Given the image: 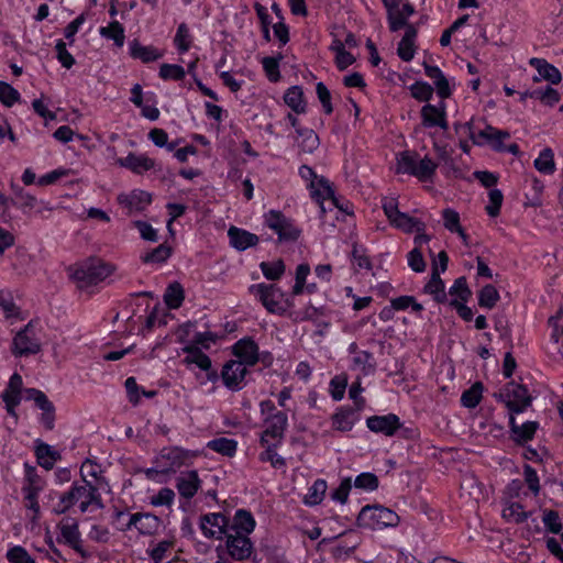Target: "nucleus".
I'll return each mask as SVG.
<instances>
[{
    "label": "nucleus",
    "mask_w": 563,
    "mask_h": 563,
    "mask_svg": "<svg viewBox=\"0 0 563 563\" xmlns=\"http://www.w3.org/2000/svg\"><path fill=\"white\" fill-rule=\"evenodd\" d=\"M76 504H79L81 512L88 511L90 506H95L97 509L103 508L98 487L87 479H84L82 483H74L68 492L62 494L59 501L53 508V512L56 515L65 514Z\"/></svg>",
    "instance_id": "nucleus-1"
},
{
    "label": "nucleus",
    "mask_w": 563,
    "mask_h": 563,
    "mask_svg": "<svg viewBox=\"0 0 563 563\" xmlns=\"http://www.w3.org/2000/svg\"><path fill=\"white\" fill-rule=\"evenodd\" d=\"M115 271V266L99 258L87 261L68 268L70 279L80 290L98 285Z\"/></svg>",
    "instance_id": "nucleus-2"
},
{
    "label": "nucleus",
    "mask_w": 563,
    "mask_h": 563,
    "mask_svg": "<svg viewBox=\"0 0 563 563\" xmlns=\"http://www.w3.org/2000/svg\"><path fill=\"white\" fill-rule=\"evenodd\" d=\"M400 518L394 510L380 505H366L361 509L356 525L363 529L382 530L397 527Z\"/></svg>",
    "instance_id": "nucleus-3"
},
{
    "label": "nucleus",
    "mask_w": 563,
    "mask_h": 563,
    "mask_svg": "<svg viewBox=\"0 0 563 563\" xmlns=\"http://www.w3.org/2000/svg\"><path fill=\"white\" fill-rule=\"evenodd\" d=\"M495 397L506 405L512 416L525 411L532 402L527 387L514 380L507 383Z\"/></svg>",
    "instance_id": "nucleus-4"
},
{
    "label": "nucleus",
    "mask_w": 563,
    "mask_h": 563,
    "mask_svg": "<svg viewBox=\"0 0 563 563\" xmlns=\"http://www.w3.org/2000/svg\"><path fill=\"white\" fill-rule=\"evenodd\" d=\"M264 223L278 235L279 243L295 242L301 234V230L294 220L278 210H269L265 213Z\"/></svg>",
    "instance_id": "nucleus-5"
},
{
    "label": "nucleus",
    "mask_w": 563,
    "mask_h": 563,
    "mask_svg": "<svg viewBox=\"0 0 563 563\" xmlns=\"http://www.w3.org/2000/svg\"><path fill=\"white\" fill-rule=\"evenodd\" d=\"M250 292L256 296L267 311L283 314L287 310L284 292L274 284H257L250 287Z\"/></svg>",
    "instance_id": "nucleus-6"
},
{
    "label": "nucleus",
    "mask_w": 563,
    "mask_h": 563,
    "mask_svg": "<svg viewBox=\"0 0 563 563\" xmlns=\"http://www.w3.org/2000/svg\"><path fill=\"white\" fill-rule=\"evenodd\" d=\"M465 128L467 129L468 135L473 140L474 144H488L493 150L497 152H505L504 140L510 137V133L508 131L498 130L492 125H486L485 129L475 134L472 122H467Z\"/></svg>",
    "instance_id": "nucleus-7"
},
{
    "label": "nucleus",
    "mask_w": 563,
    "mask_h": 563,
    "mask_svg": "<svg viewBox=\"0 0 563 563\" xmlns=\"http://www.w3.org/2000/svg\"><path fill=\"white\" fill-rule=\"evenodd\" d=\"M41 342L34 332L33 321L20 330L12 342V353L15 356H27L41 352Z\"/></svg>",
    "instance_id": "nucleus-8"
},
{
    "label": "nucleus",
    "mask_w": 563,
    "mask_h": 563,
    "mask_svg": "<svg viewBox=\"0 0 563 563\" xmlns=\"http://www.w3.org/2000/svg\"><path fill=\"white\" fill-rule=\"evenodd\" d=\"M246 367L243 362L235 360L227 362L221 372L223 384L231 390L242 389V383L247 373Z\"/></svg>",
    "instance_id": "nucleus-9"
},
{
    "label": "nucleus",
    "mask_w": 563,
    "mask_h": 563,
    "mask_svg": "<svg viewBox=\"0 0 563 563\" xmlns=\"http://www.w3.org/2000/svg\"><path fill=\"white\" fill-rule=\"evenodd\" d=\"M159 525L161 521L155 515L150 512H136L130 515L129 521L122 530L125 531L135 528L141 534L150 536L154 534L158 530Z\"/></svg>",
    "instance_id": "nucleus-10"
},
{
    "label": "nucleus",
    "mask_w": 563,
    "mask_h": 563,
    "mask_svg": "<svg viewBox=\"0 0 563 563\" xmlns=\"http://www.w3.org/2000/svg\"><path fill=\"white\" fill-rule=\"evenodd\" d=\"M227 537V549L231 558L234 560L243 561L251 556L253 551V543L246 536H240L232 532H228Z\"/></svg>",
    "instance_id": "nucleus-11"
},
{
    "label": "nucleus",
    "mask_w": 563,
    "mask_h": 563,
    "mask_svg": "<svg viewBox=\"0 0 563 563\" xmlns=\"http://www.w3.org/2000/svg\"><path fill=\"white\" fill-rule=\"evenodd\" d=\"M366 426L373 432L391 437L401 427V423L397 415L388 413L386 416H372L367 418Z\"/></svg>",
    "instance_id": "nucleus-12"
},
{
    "label": "nucleus",
    "mask_w": 563,
    "mask_h": 563,
    "mask_svg": "<svg viewBox=\"0 0 563 563\" xmlns=\"http://www.w3.org/2000/svg\"><path fill=\"white\" fill-rule=\"evenodd\" d=\"M201 529L207 538H221L229 532V519L222 514H207L201 517Z\"/></svg>",
    "instance_id": "nucleus-13"
},
{
    "label": "nucleus",
    "mask_w": 563,
    "mask_h": 563,
    "mask_svg": "<svg viewBox=\"0 0 563 563\" xmlns=\"http://www.w3.org/2000/svg\"><path fill=\"white\" fill-rule=\"evenodd\" d=\"M266 429L263 431L261 437L262 444H268V438L276 440L278 444L284 437V432L287 427L286 413L278 411L266 419Z\"/></svg>",
    "instance_id": "nucleus-14"
},
{
    "label": "nucleus",
    "mask_w": 563,
    "mask_h": 563,
    "mask_svg": "<svg viewBox=\"0 0 563 563\" xmlns=\"http://www.w3.org/2000/svg\"><path fill=\"white\" fill-rule=\"evenodd\" d=\"M422 125L424 128L438 126L442 130H448L446 112L443 102L439 107L427 103L420 111Z\"/></svg>",
    "instance_id": "nucleus-15"
},
{
    "label": "nucleus",
    "mask_w": 563,
    "mask_h": 563,
    "mask_svg": "<svg viewBox=\"0 0 563 563\" xmlns=\"http://www.w3.org/2000/svg\"><path fill=\"white\" fill-rule=\"evenodd\" d=\"M151 195L143 190H133L130 194L118 196V202L128 210V214L143 211L151 203Z\"/></svg>",
    "instance_id": "nucleus-16"
},
{
    "label": "nucleus",
    "mask_w": 563,
    "mask_h": 563,
    "mask_svg": "<svg viewBox=\"0 0 563 563\" xmlns=\"http://www.w3.org/2000/svg\"><path fill=\"white\" fill-rule=\"evenodd\" d=\"M233 354L246 366H253L258 362V346L251 338H243L233 345Z\"/></svg>",
    "instance_id": "nucleus-17"
},
{
    "label": "nucleus",
    "mask_w": 563,
    "mask_h": 563,
    "mask_svg": "<svg viewBox=\"0 0 563 563\" xmlns=\"http://www.w3.org/2000/svg\"><path fill=\"white\" fill-rule=\"evenodd\" d=\"M60 536L66 544L78 553H82L78 522L75 519H64L59 523Z\"/></svg>",
    "instance_id": "nucleus-18"
},
{
    "label": "nucleus",
    "mask_w": 563,
    "mask_h": 563,
    "mask_svg": "<svg viewBox=\"0 0 563 563\" xmlns=\"http://www.w3.org/2000/svg\"><path fill=\"white\" fill-rule=\"evenodd\" d=\"M176 487L181 497L192 498L200 487V479L196 471L181 473L176 479Z\"/></svg>",
    "instance_id": "nucleus-19"
},
{
    "label": "nucleus",
    "mask_w": 563,
    "mask_h": 563,
    "mask_svg": "<svg viewBox=\"0 0 563 563\" xmlns=\"http://www.w3.org/2000/svg\"><path fill=\"white\" fill-rule=\"evenodd\" d=\"M314 183H316V187L313 189H311V195L316 199V201L320 205L322 212L325 211L324 207H323L324 199H330L335 207L343 210V208L339 205L338 199L334 196V190L332 188V184L325 177L317 176V178L314 179Z\"/></svg>",
    "instance_id": "nucleus-20"
},
{
    "label": "nucleus",
    "mask_w": 563,
    "mask_h": 563,
    "mask_svg": "<svg viewBox=\"0 0 563 563\" xmlns=\"http://www.w3.org/2000/svg\"><path fill=\"white\" fill-rule=\"evenodd\" d=\"M117 164H119L121 167L132 170L135 174H142L155 166V162L152 158L145 155H136L134 153H129L128 156L118 158Z\"/></svg>",
    "instance_id": "nucleus-21"
},
{
    "label": "nucleus",
    "mask_w": 563,
    "mask_h": 563,
    "mask_svg": "<svg viewBox=\"0 0 563 563\" xmlns=\"http://www.w3.org/2000/svg\"><path fill=\"white\" fill-rule=\"evenodd\" d=\"M228 236L231 245L239 251H244L258 243V236L256 234L236 227H231L228 230Z\"/></svg>",
    "instance_id": "nucleus-22"
},
{
    "label": "nucleus",
    "mask_w": 563,
    "mask_h": 563,
    "mask_svg": "<svg viewBox=\"0 0 563 563\" xmlns=\"http://www.w3.org/2000/svg\"><path fill=\"white\" fill-rule=\"evenodd\" d=\"M191 454L189 451L180 448L165 449L161 453V461H166V467L163 468L162 473L175 472L176 468L180 467Z\"/></svg>",
    "instance_id": "nucleus-23"
},
{
    "label": "nucleus",
    "mask_w": 563,
    "mask_h": 563,
    "mask_svg": "<svg viewBox=\"0 0 563 563\" xmlns=\"http://www.w3.org/2000/svg\"><path fill=\"white\" fill-rule=\"evenodd\" d=\"M255 528V520L252 514L244 509H239L233 518V523L229 527V532L246 536Z\"/></svg>",
    "instance_id": "nucleus-24"
},
{
    "label": "nucleus",
    "mask_w": 563,
    "mask_h": 563,
    "mask_svg": "<svg viewBox=\"0 0 563 563\" xmlns=\"http://www.w3.org/2000/svg\"><path fill=\"white\" fill-rule=\"evenodd\" d=\"M417 33L418 30L416 26H407V31H405L398 44L397 54L404 62H410L415 56Z\"/></svg>",
    "instance_id": "nucleus-25"
},
{
    "label": "nucleus",
    "mask_w": 563,
    "mask_h": 563,
    "mask_svg": "<svg viewBox=\"0 0 563 563\" xmlns=\"http://www.w3.org/2000/svg\"><path fill=\"white\" fill-rule=\"evenodd\" d=\"M296 143L303 153L311 154L319 147L320 141L312 129L297 128Z\"/></svg>",
    "instance_id": "nucleus-26"
},
{
    "label": "nucleus",
    "mask_w": 563,
    "mask_h": 563,
    "mask_svg": "<svg viewBox=\"0 0 563 563\" xmlns=\"http://www.w3.org/2000/svg\"><path fill=\"white\" fill-rule=\"evenodd\" d=\"M424 292L432 295L434 297V300L438 302H443L446 299V295L444 291V283L440 277V272L438 269V264L435 261L432 264L431 278L424 286Z\"/></svg>",
    "instance_id": "nucleus-27"
},
{
    "label": "nucleus",
    "mask_w": 563,
    "mask_h": 563,
    "mask_svg": "<svg viewBox=\"0 0 563 563\" xmlns=\"http://www.w3.org/2000/svg\"><path fill=\"white\" fill-rule=\"evenodd\" d=\"M509 423L511 432L514 434V439L518 443L530 441L538 429V422L534 421H527L520 426L517 424L516 419L512 415H510Z\"/></svg>",
    "instance_id": "nucleus-28"
},
{
    "label": "nucleus",
    "mask_w": 563,
    "mask_h": 563,
    "mask_svg": "<svg viewBox=\"0 0 563 563\" xmlns=\"http://www.w3.org/2000/svg\"><path fill=\"white\" fill-rule=\"evenodd\" d=\"M130 54L133 58L141 59L143 63H151L163 57V53L157 48L154 46H144L137 40L131 42Z\"/></svg>",
    "instance_id": "nucleus-29"
},
{
    "label": "nucleus",
    "mask_w": 563,
    "mask_h": 563,
    "mask_svg": "<svg viewBox=\"0 0 563 563\" xmlns=\"http://www.w3.org/2000/svg\"><path fill=\"white\" fill-rule=\"evenodd\" d=\"M391 225L395 228L406 232L411 233L413 231L420 233L424 232L426 224L419 219L412 218L405 212H399L397 217H395L391 221H389Z\"/></svg>",
    "instance_id": "nucleus-30"
},
{
    "label": "nucleus",
    "mask_w": 563,
    "mask_h": 563,
    "mask_svg": "<svg viewBox=\"0 0 563 563\" xmlns=\"http://www.w3.org/2000/svg\"><path fill=\"white\" fill-rule=\"evenodd\" d=\"M530 65L533 66L539 75L544 79L550 81L553 85H556L561 81V73L556 67L549 64L545 59L541 58H531Z\"/></svg>",
    "instance_id": "nucleus-31"
},
{
    "label": "nucleus",
    "mask_w": 563,
    "mask_h": 563,
    "mask_svg": "<svg viewBox=\"0 0 563 563\" xmlns=\"http://www.w3.org/2000/svg\"><path fill=\"white\" fill-rule=\"evenodd\" d=\"M419 162V155L415 152L405 151L397 157L396 172L415 176Z\"/></svg>",
    "instance_id": "nucleus-32"
},
{
    "label": "nucleus",
    "mask_w": 563,
    "mask_h": 563,
    "mask_svg": "<svg viewBox=\"0 0 563 563\" xmlns=\"http://www.w3.org/2000/svg\"><path fill=\"white\" fill-rule=\"evenodd\" d=\"M285 103L291 108L296 113L300 114L306 111V102L303 100V91L299 86L290 87L285 96Z\"/></svg>",
    "instance_id": "nucleus-33"
},
{
    "label": "nucleus",
    "mask_w": 563,
    "mask_h": 563,
    "mask_svg": "<svg viewBox=\"0 0 563 563\" xmlns=\"http://www.w3.org/2000/svg\"><path fill=\"white\" fill-rule=\"evenodd\" d=\"M355 421V413L352 409L341 408L332 416V426L339 431H350Z\"/></svg>",
    "instance_id": "nucleus-34"
},
{
    "label": "nucleus",
    "mask_w": 563,
    "mask_h": 563,
    "mask_svg": "<svg viewBox=\"0 0 563 563\" xmlns=\"http://www.w3.org/2000/svg\"><path fill=\"white\" fill-rule=\"evenodd\" d=\"M36 457L38 464L49 471L54 467L55 462L60 459V455L53 451L48 444L41 443L36 446Z\"/></svg>",
    "instance_id": "nucleus-35"
},
{
    "label": "nucleus",
    "mask_w": 563,
    "mask_h": 563,
    "mask_svg": "<svg viewBox=\"0 0 563 563\" xmlns=\"http://www.w3.org/2000/svg\"><path fill=\"white\" fill-rule=\"evenodd\" d=\"M207 448L224 456H233L236 452L238 442L233 439L217 438L207 443Z\"/></svg>",
    "instance_id": "nucleus-36"
},
{
    "label": "nucleus",
    "mask_w": 563,
    "mask_h": 563,
    "mask_svg": "<svg viewBox=\"0 0 563 563\" xmlns=\"http://www.w3.org/2000/svg\"><path fill=\"white\" fill-rule=\"evenodd\" d=\"M99 33L104 38L113 40L118 47H122L124 44V27L118 21H112L108 26L101 27Z\"/></svg>",
    "instance_id": "nucleus-37"
},
{
    "label": "nucleus",
    "mask_w": 563,
    "mask_h": 563,
    "mask_svg": "<svg viewBox=\"0 0 563 563\" xmlns=\"http://www.w3.org/2000/svg\"><path fill=\"white\" fill-rule=\"evenodd\" d=\"M185 299L183 286L175 282L170 284L164 295V301L170 309H177L181 306Z\"/></svg>",
    "instance_id": "nucleus-38"
},
{
    "label": "nucleus",
    "mask_w": 563,
    "mask_h": 563,
    "mask_svg": "<svg viewBox=\"0 0 563 563\" xmlns=\"http://www.w3.org/2000/svg\"><path fill=\"white\" fill-rule=\"evenodd\" d=\"M327 488L328 486L324 479H317L308 489V493L303 497V503L308 506L319 505L323 500Z\"/></svg>",
    "instance_id": "nucleus-39"
},
{
    "label": "nucleus",
    "mask_w": 563,
    "mask_h": 563,
    "mask_svg": "<svg viewBox=\"0 0 563 563\" xmlns=\"http://www.w3.org/2000/svg\"><path fill=\"white\" fill-rule=\"evenodd\" d=\"M483 389L484 387L481 382L474 383L468 389L463 391L461 404L470 409L475 408L482 399Z\"/></svg>",
    "instance_id": "nucleus-40"
},
{
    "label": "nucleus",
    "mask_w": 563,
    "mask_h": 563,
    "mask_svg": "<svg viewBox=\"0 0 563 563\" xmlns=\"http://www.w3.org/2000/svg\"><path fill=\"white\" fill-rule=\"evenodd\" d=\"M172 255V247L166 245L165 243L159 244L157 247L152 250L151 252L144 254L141 260L145 264H161L168 260Z\"/></svg>",
    "instance_id": "nucleus-41"
},
{
    "label": "nucleus",
    "mask_w": 563,
    "mask_h": 563,
    "mask_svg": "<svg viewBox=\"0 0 563 563\" xmlns=\"http://www.w3.org/2000/svg\"><path fill=\"white\" fill-rule=\"evenodd\" d=\"M499 299L498 290L490 284L484 286L478 292V305L482 308L493 309Z\"/></svg>",
    "instance_id": "nucleus-42"
},
{
    "label": "nucleus",
    "mask_w": 563,
    "mask_h": 563,
    "mask_svg": "<svg viewBox=\"0 0 563 563\" xmlns=\"http://www.w3.org/2000/svg\"><path fill=\"white\" fill-rule=\"evenodd\" d=\"M534 167L542 174L551 175L555 172L554 154L551 148H544L534 161Z\"/></svg>",
    "instance_id": "nucleus-43"
},
{
    "label": "nucleus",
    "mask_w": 563,
    "mask_h": 563,
    "mask_svg": "<svg viewBox=\"0 0 563 563\" xmlns=\"http://www.w3.org/2000/svg\"><path fill=\"white\" fill-rule=\"evenodd\" d=\"M353 365L361 368L364 375L373 374L376 369L374 356L368 351H361L353 357Z\"/></svg>",
    "instance_id": "nucleus-44"
},
{
    "label": "nucleus",
    "mask_w": 563,
    "mask_h": 563,
    "mask_svg": "<svg viewBox=\"0 0 563 563\" xmlns=\"http://www.w3.org/2000/svg\"><path fill=\"white\" fill-rule=\"evenodd\" d=\"M438 164H435L431 158L424 156L423 158H419L417 170L415 173V177H417L421 181L431 180L433 175L435 174Z\"/></svg>",
    "instance_id": "nucleus-45"
},
{
    "label": "nucleus",
    "mask_w": 563,
    "mask_h": 563,
    "mask_svg": "<svg viewBox=\"0 0 563 563\" xmlns=\"http://www.w3.org/2000/svg\"><path fill=\"white\" fill-rule=\"evenodd\" d=\"M260 267L263 275L269 280H278L285 273V264L282 260L262 262Z\"/></svg>",
    "instance_id": "nucleus-46"
},
{
    "label": "nucleus",
    "mask_w": 563,
    "mask_h": 563,
    "mask_svg": "<svg viewBox=\"0 0 563 563\" xmlns=\"http://www.w3.org/2000/svg\"><path fill=\"white\" fill-rule=\"evenodd\" d=\"M525 96L539 99L548 106H554L560 99L559 92L552 87H547L544 90L536 89L531 92H526Z\"/></svg>",
    "instance_id": "nucleus-47"
},
{
    "label": "nucleus",
    "mask_w": 563,
    "mask_h": 563,
    "mask_svg": "<svg viewBox=\"0 0 563 563\" xmlns=\"http://www.w3.org/2000/svg\"><path fill=\"white\" fill-rule=\"evenodd\" d=\"M265 445L267 446V449L260 454V460L262 462H269L272 464V466L275 468L284 467L286 465L285 459L279 456L275 452V448H276L277 443H272V444L268 443Z\"/></svg>",
    "instance_id": "nucleus-48"
},
{
    "label": "nucleus",
    "mask_w": 563,
    "mask_h": 563,
    "mask_svg": "<svg viewBox=\"0 0 563 563\" xmlns=\"http://www.w3.org/2000/svg\"><path fill=\"white\" fill-rule=\"evenodd\" d=\"M185 75V69L179 65L162 64L159 67V77L164 80H181Z\"/></svg>",
    "instance_id": "nucleus-49"
},
{
    "label": "nucleus",
    "mask_w": 563,
    "mask_h": 563,
    "mask_svg": "<svg viewBox=\"0 0 563 563\" xmlns=\"http://www.w3.org/2000/svg\"><path fill=\"white\" fill-rule=\"evenodd\" d=\"M407 19L399 9H395L387 13V21L389 25V30L391 32H397L400 29L405 27V31H407V26H415L413 24H410L407 22Z\"/></svg>",
    "instance_id": "nucleus-50"
},
{
    "label": "nucleus",
    "mask_w": 563,
    "mask_h": 563,
    "mask_svg": "<svg viewBox=\"0 0 563 563\" xmlns=\"http://www.w3.org/2000/svg\"><path fill=\"white\" fill-rule=\"evenodd\" d=\"M503 517L509 521L519 523L527 519L528 512L523 510L520 504L512 503L503 510Z\"/></svg>",
    "instance_id": "nucleus-51"
},
{
    "label": "nucleus",
    "mask_w": 563,
    "mask_h": 563,
    "mask_svg": "<svg viewBox=\"0 0 563 563\" xmlns=\"http://www.w3.org/2000/svg\"><path fill=\"white\" fill-rule=\"evenodd\" d=\"M19 100V91L11 85L0 80V101L7 107H12Z\"/></svg>",
    "instance_id": "nucleus-52"
},
{
    "label": "nucleus",
    "mask_w": 563,
    "mask_h": 563,
    "mask_svg": "<svg viewBox=\"0 0 563 563\" xmlns=\"http://www.w3.org/2000/svg\"><path fill=\"white\" fill-rule=\"evenodd\" d=\"M411 95L418 101H429L433 95L431 85L422 81H417L410 87Z\"/></svg>",
    "instance_id": "nucleus-53"
},
{
    "label": "nucleus",
    "mask_w": 563,
    "mask_h": 563,
    "mask_svg": "<svg viewBox=\"0 0 563 563\" xmlns=\"http://www.w3.org/2000/svg\"><path fill=\"white\" fill-rule=\"evenodd\" d=\"M489 203L486 206L487 213L495 218L499 214L504 195L499 189H490L488 192Z\"/></svg>",
    "instance_id": "nucleus-54"
},
{
    "label": "nucleus",
    "mask_w": 563,
    "mask_h": 563,
    "mask_svg": "<svg viewBox=\"0 0 563 563\" xmlns=\"http://www.w3.org/2000/svg\"><path fill=\"white\" fill-rule=\"evenodd\" d=\"M183 362L187 365L196 364L200 369L208 372L211 368V360L201 350L196 351L192 355H187Z\"/></svg>",
    "instance_id": "nucleus-55"
},
{
    "label": "nucleus",
    "mask_w": 563,
    "mask_h": 563,
    "mask_svg": "<svg viewBox=\"0 0 563 563\" xmlns=\"http://www.w3.org/2000/svg\"><path fill=\"white\" fill-rule=\"evenodd\" d=\"M347 386V378L344 375L334 376L330 382V391L334 400H341Z\"/></svg>",
    "instance_id": "nucleus-56"
},
{
    "label": "nucleus",
    "mask_w": 563,
    "mask_h": 563,
    "mask_svg": "<svg viewBox=\"0 0 563 563\" xmlns=\"http://www.w3.org/2000/svg\"><path fill=\"white\" fill-rule=\"evenodd\" d=\"M356 488L375 490L378 487V477L373 473H362L354 481Z\"/></svg>",
    "instance_id": "nucleus-57"
},
{
    "label": "nucleus",
    "mask_w": 563,
    "mask_h": 563,
    "mask_svg": "<svg viewBox=\"0 0 563 563\" xmlns=\"http://www.w3.org/2000/svg\"><path fill=\"white\" fill-rule=\"evenodd\" d=\"M25 394L26 398L33 400L41 410H49L54 406L42 390L29 388L25 390Z\"/></svg>",
    "instance_id": "nucleus-58"
},
{
    "label": "nucleus",
    "mask_w": 563,
    "mask_h": 563,
    "mask_svg": "<svg viewBox=\"0 0 563 563\" xmlns=\"http://www.w3.org/2000/svg\"><path fill=\"white\" fill-rule=\"evenodd\" d=\"M0 308L7 318L19 314V308L15 306L12 295L9 291H0Z\"/></svg>",
    "instance_id": "nucleus-59"
},
{
    "label": "nucleus",
    "mask_w": 563,
    "mask_h": 563,
    "mask_svg": "<svg viewBox=\"0 0 563 563\" xmlns=\"http://www.w3.org/2000/svg\"><path fill=\"white\" fill-rule=\"evenodd\" d=\"M450 294L457 296L462 301L466 302L472 296V291L467 286L466 278L460 277L455 279L453 286L450 288Z\"/></svg>",
    "instance_id": "nucleus-60"
},
{
    "label": "nucleus",
    "mask_w": 563,
    "mask_h": 563,
    "mask_svg": "<svg viewBox=\"0 0 563 563\" xmlns=\"http://www.w3.org/2000/svg\"><path fill=\"white\" fill-rule=\"evenodd\" d=\"M444 228L455 233L462 227L460 224V214L453 209H444L442 212Z\"/></svg>",
    "instance_id": "nucleus-61"
},
{
    "label": "nucleus",
    "mask_w": 563,
    "mask_h": 563,
    "mask_svg": "<svg viewBox=\"0 0 563 563\" xmlns=\"http://www.w3.org/2000/svg\"><path fill=\"white\" fill-rule=\"evenodd\" d=\"M7 559L10 563H35L26 550L19 545L8 551Z\"/></svg>",
    "instance_id": "nucleus-62"
},
{
    "label": "nucleus",
    "mask_w": 563,
    "mask_h": 563,
    "mask_svg": "<svg viewBox=\"0 0 563 563\" xmlns=\"http://www.w3.org/2000/svg\"><path fill=\"white\" fill-rule=\"evenodd\" d=\"M407 261L409 267L416 273H422L426 269L424 258L418 247H415L408 253Z\"/></svg>",
    "instance_id": "nucleus-63"
},
{
    "label": "nucleus",
    "mask_w": 563,
    "mask_h": 563,
    "mask_svg": "<svg viewBox=\"0 0 563 563\" xmlns=\"http://www.w3.org/2000/svg\"><path fill=\"white\" fill-rule=\"evenodd\" d=\"M263 68L271 81H277L280 77L278 59L275 57H264L262 59Z\"/></svg>",
    "instance_id": "nucleus-64"
}]
</instances>
